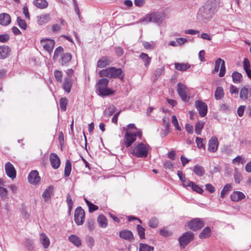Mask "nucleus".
<instances>
[{
	"mask_svg": "<svg viewBox=\"0 0 251 251\" xmlns=\"http://www.w3.org/2000/svg\"><path fill=\"white\" fill-rule=\"evenodd\" d=\"M173 163L169 160L166 161L164 163V167L166 169H172L173 168Z\"/></svg>",
	"mask_w": 251,
	"mask_h": 251,
	"instance_id": "774afa93",
	"label": "nucleus"
},
{
	"mask_svg": "<svg viewBox=\"0 0 251 251\" xmlns=\"http://www.w3.org/2000/svg\"><path fill=\"white\" fill-rule=\"evenodd\" d=\"M73 85L72 79L69 77H65L63 82V88L64 91L69 93Z\"/></svg>",
	"mask_w": 251,
	"mask_h": 251,
	"instance_id": "4be33fe9",
	"label": "nucleus"
},
{
	"mask_svg": "<svg viewBox=\"0 0 251 251\" xmlns=\"http://www.w3.org/2000/svg\"><path fill=\"white\" fill-rule=\"evenodd\" d=\"M98 223L101 228H106L108 225V221L106 218L102 214L99 216L97 219Z\"/></svg>",
	"mask_w": 251,
	"mask_h": 251,
	"instance_id": "bb28decb",
	"label": "nucleus"
},
{
	"mask_svg": "<svg viewBox=\"0 0 251 251\" xmlns=\"http://www.w3.org/2000/svg\"><path fill=\"white\" fill-rule=\"evenodd\" d=\"M11 22V17L7 13H1L0 14V25L6 26Z\"/></svg>",
	"mask_w": 251,
	"mask_h": 251,
	"instance_id": "5701e85b",
	"label": "nucleus"
},
{
	"mask_svg": "<svg viewBox=\"0 0 251 251\" xmlns=\"http://www.w3.org/2000/svg\"><path fill=\"white\" fill-rule=\"evenodd\" d=\"M189 90L186 86L181 83H178L177 86V92L181 98V100L184 101H188L189 97L187 96Z\"/></svg>",
	"mask_w": 251,
	"mask_h": 251,
	"instance_id": "0eeeda50",
	"label": "nucleus"
},
{
	"mask_svg": "<svg viewBox=\"0 0 251 251\" xmlns=\"http://www.w3.org/2000/svg\"><path fill=\"white\" fill-rule=\"evenodd\" d=\"M155 45V43L153 41L151 42L144 41L143 42V46L146 49L152 50L154 49Z\"/></svg>",
	"mask_w": 251,
	"mask_h": 251,
	"instance_id": "3c124183",
	"label": "nucleus"
},
{
	"mask_svg": "<svg viewBox=\"0 0 251 251\" xmlns=\"http://www.w3.org/2000/svg\"><path fill=\"white\" fill-rule=\"evenodd\" d=\"M153 247L146 244L140 243L139 244V251H153Z\"/></svg>",
	"mask_w": 251,
	"mask_h": 251,
	"instance_id": "37998d69",
	"label": "nucleus"
},
{
	"mask_svg": "<svg viewBox=\"0 0 251 251\" xmlns=\"http://www.w3.org/2000/svg\"><path fill=\"white\" fill-rule=\"evenodd\" d=\"M39 241L44 249H47L50 245V239L44 233L40 234Z\"/></svg>",
	"mask_w": 251,
	"mask_h": 251,
	"instance_id": "412c9836",
	"label": "nucleus"
},
{
	"mask_svg": "<svg viewBox=\"0 0 251 251\" xmlns=\"http://www.w3.org/2000/svg\"><path fill=\"white\" fill-rule=\"evenodd\" d=\"M75 221L77 225H81L85 219V212L80 206L76 208L75 212Z\"/></svg>",
	"mask_w": 251,
	"mask_h": 251,
	"instance_id": "1a4fd4ad",
	"label": "nucleus"
},
{
	"mask_svg": "<svg viewBox=\"0 0 251 251\" xmlns=\"http://www.w3.org/2000/svg\"><path fill=\"white\" fill-rule=\"evenodd\" d=\"M172 123L176 130H177L178 131L181 130V128L178 125V123L177 119L176 116H175V115L172 116Z\"/></svg>",
	"mask_w": 251,
	"mask_h": 251,
	"instance_id": "de8ad7c7",
	"label": "nucleus"
},
{
	"mask_svg": "<svg viewBox=\"0 0 251 251\" xmlns=\"http://www.w3.org/2000/svg\"><path fill=\"white\" fill-rule=\"evenodd\" d=\"M234 178L236 183H240L243 178L241 173L238 171V169L236 168L234 169Z\"/></svg>",
	"mask_w": 251,
	"mask_h": 251,
	"instance_id": "c9c22d12",
	"label": "nucleus"
},
{
	"mask_svg": "<svg viewBox=\"0 0 251 251\" xmlns=\"http://www.w3.org/2000/svg\"><path fill=\"white\" fill-rule=\"evenodd\" d=\"M109 80L105 78L100 79L97 84V89L101 96H108L113 93V92L107 87Z\"/></svg>",
	"mask_w": 251,
	"mask_h": 251,
	"instance_id": "39448f33",
	"label": "nucleus"
},
{
	"mask_svg": "<svg viewBox=\"0 0 251 251\" xmlns=\"http://www.w3.org/2000/svg\"><path fill=\"white\" fill-rule=\"evenodd\" d=\"M40 43L44 49L50 53L54 48L55 41L51 39H42Z\"/></svg>",
	"mask_w": 251,
	"mask_h": 251,
	"instance_id": "9d476101",
	"label": "nucleus"
},
{
	"mask_svg": "<svg viewBox=\"0 0 251 251\" xmlns=\"http://www.w3.org/2000/svg\"><path fill=\"white\" fill-rule=\"evenodd\" d=\"M53 192V187L50 186L44 191L42 197L45 202H47L50 198Z\"/></svg>",
	"mask_w": 251,
	"mask_h": 251,
	"instance_id": "393cba45",
	"label": "nucleus"
},
{
	"mask_svg": "<svg viewBox=\"0 0 251 251\" xmlns=\"http://www.w3.org/2000/svg\"><path fill=\"white\" fill-rule=\"evenodd\" d=\"M164 20V13L163 12H154L146 15L143 18L141 19L139 22H150L161 25Z\"/></svg>",
	"mask_w": 251,
	"mask_h": 251,
	"instance_id": "7ed1b4c3",
	"label": "nucleus"
},
{
	"mask_svg": "<svg viewBox=\"0 0 251 251\" xmlns=\"http://www.w3.org/2000/svg\"><path fill=\"white\" fill-rule=\"evenodd\" d=\"M220 3V0H208L200 8L197 15L199 21L207 23L217 11Z\"/></svg>",
	"mask_w": 251,
	"mask_h": 251,
	"instance_id": "f257e3e1",
	"label": "nucleus"
},
{
	"mask_svg": "<svg viewBox=\"0 0 251 251\" xmlns=\"http://www.w3.org/2000/svg\"><path fill=\"white\" fill-rule=\"evenodd\" d=\"M231 186L230 184H226L221 192V197L222 198H224L225 196L227 194L228 192L231 189Z\"/></svg>",
	"mask_w": 251,
	"mask_h": 251,
	"instance_id": "49530a36",
	"label": "nucleus"
},
{
	"mask_svg": "<svg viewBox=\"0 0 251 251\" xmlns=\"http://www.w3.org/2000/svg\"><path fill=\"white\" fill-rule=\"evenodd\" d=\"M202 139L198 137L196 138V143H197V147L199 148L205 149V146L202 143Z\"/></svg>",
	"mask_w": 251,
	"mask_h": 251,
	"instance_id": "052dcab7",
	"label": "nucleus"
},
{
	"mask_svg": "<svg viewBox=\"0 0 251 251\" xmlns=\"http://www.w3.org/2000/svg\"><path fill=\"white\" fill-rule=\"evenodd\" d=\"M18 25L22 29L25 30L27 27V25L25 21L21 17H18L17 19Z\"/></svg>",
	"mask_w": 251,
	"mask_h": 251,
	"instance_id": "a18cd8bd",
	"label": "nucleus"
},
{
	"mask_svg": "<svg viewBox=\"0 0 251 251\" xmlns=\"http://www.w3.org/2000/svg\"><path fill=\"white\" fill-rule=\"evenodd\" d=\"M251 98V89L244 86L240 90V98L244 101L250 100Z\"/></svg>",
	"mask_w": 251,
	"mask_h": 251,
	"instance_id": "ddd939ff",
	"label": "nucleus"
},
{
	"mask_svg": "<svg viewBox=\"0 0 251 251\" xmlns=\"http://www.w3.org/2000/svg\"><path fill=\"white\" fill-rule=\"evenodd\" d=\"M158 221L156 218H152L149 222V226L152 228L156 227L158 226Z\"/></svg>",
	"mask_w": 251,
	"mask_h": 251,
	"instance_id": "5fc2aeb1",
	"label": "nucleus"
},
{
	"mask_svg": "<svg viewBox=\"0 0 251 251\" xmlns=\"http://www.w3.org/2000/svg\"><path fill=\"white\" fill-rule=\"evenodd\" d=\"M139 57L144 62L145 67H147L150 64L151 58L147 54L145 53H142L140 55Z\"/></svg>",
	"mask_w": 251,
	"mask_h": 251,
	"instance_id": "e433bc0d",
	"label": "nucleus"
},
{
	"mask_svg": "<svg viewBox=\"0 0 251 251\" xmlns=\"http://www.w3.org/2000/svg\"><path fill=\"white\" fill-rule=\"evenodd\" d=\"M50 20V14H44L37 17V21L39 25H42L48 23Z\"/></svg>",
	"mask_w": 251,
	"mask_h": 251,
	"instance_id": "aec40b11",
	"label": "nucleus"
},
{
	"mask_svg": "<svg viewBox=\"0 0 251 251\" xmlns=\"http://www.w3.org/2000/svg\"><path fill=\"white\" fill-rule=\"evenodd\" d=\"M215 98L217 100H221L224 96L223 88L222 87H218L215 92Z\"/></svg>",
	"mask_w": 251,
	"mask_h": 251,
	"instance_id": "473e14b6",
	"label": "nucleus"
},
{
	"mask_svg": "<svg viewBox=\"0 0 251 251\" xmlns=\"http://www.w3.org/2000/svg\"><path fill=\"white\" fill-rule=\"evenodd\" d=\"M195 107L198 110L200 115L201 117H203L206 115L207 113V104L199 100H197L195 102Z\"/></svg>",
	"mask_w": 251,
	"mask_h": 251,
	"instance_id": "9b49d317",
	"label": "nucleus"
},
{
	"mask_svg": "<svg viewBox=\"0 0 251 251\" xmlns=\"http://www.w3.org/2000/svg\"><path fill=\"white\" fill-rule=\"evenodd\" d=\"M136 139V134L135 132H133L131 130H127L125 135L123 139V144L126 147H129L135 141Z\"/></svg>",
	"mask_w": 251,
	"mask_h": 251,
	"instance_id": "423d86ee",
	"label": "nucleus"
},
{
	"mask_svg": "<svg viewBox=\"0 0 251 251\" xmlns=\"http://www.w3.org/2000/svg\"><path fill=\"white\" fill-rule=\"evenodd\" d=\"M175 68L180 71H185L190 67L188 63H175Z\"/></svg>",
	"mask_w": 251,
	"mask_h": 251,
	"instance_id": "2f4dec72",
	"label": "nucleus"
},
{
	"mask_svg": "<svg viewBox=\"0 0 251 251\" xmlns=\"http://www.w3.org/2000/svg\"><path fill=\"white\" fill-rule=\"evenodd\" d=\"M54 75L57 81L61 82L62 81L63 74L61 71L55 70Z\"/></svg>",
	"mask_w": 251,
	"mask_h": 251,
	"instance_id": "8fccbe9b",
	"label": "nucleus"
},
{
	"mask_svg": "<svg viewBox=\"0 0 251 251\" xmlns=\"http://www.w3.org/2000/svg\"><path fill=\"white\" fill-rule=\"evenodd\" d=\"M113 60L111 57L107 56L102 57L97 62V67L100 68H104L109 65Z\"/></svg>",
	"mask_w": 251,
	"mask_h": 251,
	"instance_id": "a211bd4d",
	"label": "nucleus"
},
{
	"mask_svg": "<svg viewBox=\"0 0 251 251\" xmlns=\"http://www.w3.org/2000/svg\"><path fill=\"white\" fill-rule=\"evenodd\" d=\"M67 104V100L66 98H62L60 99V101H59V104H60V107L62 110L65 111L66 110Z\"/></svg>",
	"mask_w": 251,
	"mask_h": 251,
	"instance_id": "603ef678",
	"label": "nucleus"
},
{
	"mask_svg": "<svg viewBox=\"0 0 251 251\" xmlns=\"http://www.w3.org/2000/svg\"><path fill=\"white\" fill-rule=\"evenodd\" d=\"M150 146L147 144L138 143L134 144L130 149V153L138 158H146L150 150Z\"/></svg>",
	"mask_w": 251,
	"mask_h": 251,
	"instance_id": "f03ea898",
	"label": "nucleus"
},
{
	"mask_svg": "<svg viewBox=\"0 0 251 251\" xmlns=\"http://www.w3.org/2000/svg\"><path fill=\"white\" fill-rule=\"evenodd\" d=\"M119 236L125 240L131 241L133 240L134 236L132 232L129 230H123L119 232Z\"/></svg>",
	"mask_w": 251,
	"mask_h": 251,
	"instance_id": "6ab92c4d",
	"label": "nucleus"
},
{
	"mask_svg": "<svg viewBox=\"0 0 251 251\" xmlns=\"http://www.w3.org/2000/svg\"><path fill=\"white\" fill-rule=\"evenodd\" d=\"M246 161V159L242 156H237L232 160V163L238 165L239 164H244Z\"/></svg>",
	"mask_w": 251,
	"mask_h": 251,
	"instance_id": "58836bf2",
	"label": "nucleus"
},
{
	"mask_svg": "<svg viewBox=\"0 0 251 251\" xmlns=\"http://www.w3.org/2000/svg\"><path fill=\"white\" fill-rule=\"evenodd\" d=\"M218 146L219 142L217 138L213 136L209 140L208 151L211 152H215L217 151Z\"/></svg>",
	"mask_w": 251,
	"mask_h": 251,
	"instance_id": "4468645a",
	"label": "nucleus"
},
{
	"mask_svg": "<svg viewBox=\"0 0 251 251\" xmlns=\"http://www.w3.org/2000/svg\"><path fill=\"white\" fill-rule=\"evenodd\" d=\"M71 58L72 55L71 53L68 52L63 53L62 55H61L60 63L63 65L68 63L71 60Z\"/></svg>",
	"mask_w": 251,
	"mask_h": 251,
	"instance_id": "7c9ffc66",
	"label": "nucleus"
},
{
	"mask_svg": "<svg viewBox=\"0 0 251 251\" xmlns=\"http://www.w3.org/2000/svg\"><path fill=\"white\" fill-rule=\"evenodd\" d=\"M116 109V107L112 105L110 106L106 111H105V114H107L108 116H110L113 115V114L115 112Z\"/></svg>",
	"mask_w": 251,
	"mask_h": 251,
	"instance_id": "e2e57ef3",
	"label": "nucleus"
},
{
	"mask_svg": "<svg viewBox=\"0 0 251 251\" xmlns=\"http://www.w3.org/2000/svg\"><path fill=\"white\" fill-rule=\"evenodd\" d=\"M211 229L209 227H206L200 233L199 237L201 239L208 238L211 235Z\"/></svg>",
	"mask_w": 251,
	"mask_h": 251,
	"instance_id": "72a5a7b5",
	"label": "nucleus"
},
{
	"mask_svg": "<svg viewBox=\"0 0 251 251\" xmlns=\"http://www.w3.org/2000/svg\"><path fill=\"white\" fill-rule=\"evenodd\" d=\"M63 49L62 48V47H58V48H57L55 51H54V55H53V59L56 60H57V58L61 55H62V54L63 53Z\"/></svg>",
	"mask_w": 251,
	"mask_h": 251,
	"instance_id": "c03bdc74",
	"label": "nucleus"
},
{
	"mask_svg": "<svg viewBox=\"0 0 251 251\" xmlns=\"http://www.w3.org/2000/svg\"><path fill=\"white\" fill-rule=\"evenodd\" d=\"M69 241L76 247L81 245V241L79 238L75 235H71L68 238Z\"/></svg>",
	"mask_w": 251,
	"mask_h": 251,
	"instance_id": "c85d7f7f",
	"label": "nucleus"
},
{
	"mask_svg": "<svg viewBox=\"0 0 251 251\" xmlns=\"http://www.w3.org/2000/svg\"><path fill=\"white\" fill-rule=\"evenodd\" d=\"M72 170V164L70 160H67L66 162L64 169V175L65 176H69Z\"/></svg>",
	"mask_w": 251,
	"mask_h": 251,
	"instance_id": "ea45409f",
	"label": "nucleus"
},
{
	"mask_svg": "<svg viewBox=\"0 0 251 251\" xmlns=\"http://www.w3.org/2000/svg\"><path fill=\"white\" fill-rule=\"evenodd\" d=\"M40 179L39 173L36 170L31 171L28 176V181L31 184H36L39 182Z\"/></svg>",
	"mask_w": 251,
	"mask_h": 251,
	"instance_id": "dca6fc26",
	"label": "nucleus"
},
{
	"mask_svg": "<svg viewBox=\"0 0 251 251\" xmlns=\"http://www.w3.org/2000/svg\"><path fill=\"white\" fill-rule=\"evenodd\" d=\"M189 186L190 187L193 191L197 192L199 194H202L203 192L202 188L197 185L192 181L189 182Z\"/></svg>",
	"mask_w": 251,
	"mask_h": 251,
	"instance_id": "4c0bfd02",
	"label": "nucleus"
},
{
	"mask_svg": "<svg viewBox=\"0 0 251 251\" xmlns=\"http://www.w3.org/2000/svg\"><path fill=\"white\" fill-rule=\"evenodd\" d=\"M50 160L52 167L54 169H58L60 165V160L58 156L54 153H51L50 156Z\"/></svg>",
	"mask_w": 251,
	"mask_h": 251,
	"instance_id": "f3484780",
	"label": "nucleus"
},
{
	"mask_svg": "<svg viewBox=\"0 0 251 251\" xmlns=\"http://www.w3.org/2000/svg\"><path fill=\"white\" fill-rule=\"evenodd\" d=\"M243 68L244 70L250 69L251 64L250 61L246 58H245L243 62Z\"/></svg>",
	"mask_w": 251,
	"mask_h": 251,
	"instance_id": "0e129e2a",
	"label": "nucleus"
},
{
	"mask_svg": "<svg viewBox=\"0 0 251 251\" xmlns=\"http://www.w3.org/2000/svg\"><path fill=\"white\" fill-rule=\"evenodd\" d=\"M204 125V122L201 121H198L195 125V131L197 135H200Z\"/></svg>",
	"mask_w": 251,
	"mask_h": 251,
	"instance_id": "f704fd0d",
	"label": "nucleus"
},
{
	"mask_svg": "<svg viewBox=\"0 0 251 251\" xmlns=\"http://www.w3.org/2000/svg\"><path fill=\"white\" fill-rule=\"evenodd\" d=\"M137 229L138 233L140 236V238L141 239L145 238V229L144 227H143L141 226L138 225L137 226Z\"/></svg>",
	"mask_w": 251,
	"mask_h": 251,
	"instance_id": "09e8293b",
	"label": "nucleus"
},
{
	"mask_svg": "<svg viewBox=\"0 0 251 251\" xmlns=\"http://www.w3.org/2000/svg\"><path fill=\"white\" fill-rule=\"evenodd\" d=\"M193 233L191 232L184 233L179 238V242L180 246L182 248H184L193 239Z\"/></svg>",
	"mask_w": 251,
	"mask_h": 251,
	"instance_id": "6e6552de",
	"label": "nucleus"
},
{
	"mask_svg": "<svg viewBox=\"0 0 251 251\" xmlns=\"http://www.w3.org/2000/svg\"><path fill=\"white\" fill-rule=\"evenodd\" d=\"M87 225L89 229H90V230H93L94 229L95 226L94 220L90 219L88 220V221L87 222Z\"/></svg>",
	"mask_w": 251,
	"mask_h": 251,
	"instance_id": "69168bd1",
	"label": "nucleus"
},
{
	"mask_svg": "<svg viewBox=\"0 0 251 251\" xmlns=\"http://www.w3.org/2000/svg\"><path fill=\"white\" fill-rule=\"evenodd\" d=\"M231 201H238L245 198L244 193L240 191H234L230 196Z\"/></svg>",
	"mask_w": 251,
	"mask_h": 251,
	"instance_id": "b1692460",
	"label": "nucleus"
},
{
	"mask_svg": "<svg viewBox=\"0 0 251 251\" xmlns=\"http://www.w3.org/2000/svg\"><path fill=\"white\" fill-rule=\"evenodd\" d=\"M193 171L197 176H202L205 173V170L203 167L199 165H195Z\"/></svg>",
	"mask_w": 251,
	"mask_h": 251,
	"instance_id": "c756f323",
	"label": "nucleus"
},
{
	"mask_svg": "<svg viewBox=\"0 0 251 251\" xmlns=\"http://www.w3.org/2000/svg\"><path fill=\"white\" fill-rule=\"evenodd\" d=\"M33 4L40 9H44L48 7V3L46 0H34Z\"/></svg>",
	"mask_w": 251,
	"mask_h": 251,
	"instance_id": "cd10ccee",
	"label": "nucleus"
},
{
	"mask_svg": "<svg viewBox=\"0 0 251 251\" xmlns=\"http://www.w3.org/2000/svg\"><path fill=\"white\" fill-rule=\"evenodd\" d=\"M123 74V71L120 68L109 67L99 72V75L101 77H107L110 78L120 77Z\"/></svg>",
	"mask_w": 251,
	"mask_h": 251,
	"instance_id": "20e7f679",
	"label": "nucleus"
},
{
	"mask_svg": "<svg viewBox=\"0 0 251 251\" xmlns=\"http://www.w3.org/2000/svg\"><path fill=\"white\" fill-rule=\"evenodd\" d=\"M5 170L6 175L12 179L15 178L16 176V171L13 165L10 162H7L5 165Z\"/></svg>",
	"mask_w": 251,
	"mask_h": 251,
	"instance_id": "2eb2a0df",
	"label": "nucleus"
},
{
	"mask_svg": "<svg viewBox=\"0 0 251 251\" xmlns=\"http://www.w3.org/2000/svg\"><path fill=\"white\" fill-rule=\"evenodd\" d=\"M226 73V66H225V62L224 60H222V62H221L220 65V70L219 73V76L223 77L225 75Z\"/></svg>",
	"mask_w": 251,
	"mask_h": 251,
	"instance_id": "864d4df0",
	"label": "nucleus"
},
{
	"mask_svg": "<svg viewBox=\"0 0 251 251\" xmlns=\"http://www.w3.org/2000/svg\"><path fill=\"white\" fill-rule=\"evenodd\" d=\"M233 81L235 83H239L242 81V75L237 72H234L232 74Z\"/></svg>",
	"mask_w": 251,
	"mask_h": 251,
	"instance_id": "a19ab883",
	"label": "nucleus"
},
{
	"mask_svg": "<svg viewBox=\"0 0 251 251\" xmlns=\"http://www.w3.org/2000/svg\"><path fill=\"white\" fill-rule=\"evenodd\" d=\"M10 52V49L9 47L5 46L0 47V58L4 59L6 58Z\"/></svg>",
	"mask_w": 251,
	"mask_h": 251,
	"instance_id": "a878e982",
	"label": "nucleus"
},
{
	"mask_svg": "<svg viewBox=\"0 0 251 251\" xmlns=\"http://www.w3.org/2000/svg\"><path fill=\"white\" fill-rule=\"evenodd\" d=\"M7 193L8 191L6 188L0 186V196L2 200L7 198Z\"/></svg>",
	"mask_w": 251,
	"mask_h": 251,
	"instance_id": "4d7b16f0",
	"label": "nucleus"
},
{
	"mask_svg": "<svg viewBox=\"0 0 251 251\" xmlns=\"http://www.w3.org/2000/svg\"><path fill=\"white\" fill-rule=\"evenodd\" d=\"M33 242L32 240L27 239L25 242V246L29 251H32L33 249Z\"/></svg>",
	"mask_w": 251,
	"mask_h": 251,
	"instance_id": "bf43d9fd",
	"label": "nucleus"
},
{
	"mask_svg": "<svg viewBox=\"0 0 251 251\" xmlns=\"http://www.w3.org/2000/svg\"><path fill=\"white\" fill-rule=\"evenodd\" d=\"M84 200L87 206H88L89 212H93L94 211L97 210L99 209V207L97 205L94 204L93 203L90 202L86 199H84Z\"/></svg>",
	"mask_w": 251,
	"mask_h": 251,
	"instance_id": "79ce46f5",
	"label": "nucleus"
},
{
	"mask_svg": "<svg viewBox=\"0 0 251 251\" xmlns=\"http://www.w3.org/2000/svg\"><path fill=\"white\" fill-rule=\"evenodd\" d=\"M246 106L245 105L240 106L237 109V114L239 117L243 116Z\"/></svg>",
	"mask_w": 251,
	"mask_h": 251,
	"instance_id": "338daca9",
	"label": "nucleus"
},
{
	"mask_svg": "<svg viewBox=\"0 0 251 251\" xmlns=\"http://www.w3.org/2000/svg\"><path fill=\"white\" fill-rule=\"evenodd\" d=\"M66 201H67V204L68 205L69 211H71L73 208V205L74 202L72 201L71 196L70 194H67V195Z\"/></svg>",
	"mask_w": 251,
	"mask_h": 251,
	"instance_id": "6e6d98bb",
	"label": "nucleus"
},
{
	"mask_svg": "<svg viewBox=\"0 0 251 251\" xmlns=\"http://www.w3.org/2000/svg\"><path fill=\"white\" fill-rule=\"evenodd\" d=\"M160 234L164 237H168L171 235V232L165 228H162L160 230Z\"/></svg>",
	"mask_w": 251,
	"mask_h": 251,
	"instance_id": "680f3d73",
	"label": "nucleus"
},
{
	"mask_svg": "<svg viewBox=\"0 0 251 251\" xmlns=\"http://www.w3.org/2000/svg\"><path fill=\"white\" fill-rule=\"evenodd\" d=\"M204 226L203 222L198 218L191 220L188 224L189 227L194 231L197 230Z\"/></svg>",
	"mask_w": 251,
	"mask_h": 251,
	"instance_id": "f8f14e48",
	"label": "nucleus"
},
{
	"mask_svg": "<svg viewBox=\"0 0 251 251\" xmlns=\"http://www.w3.org/2000/svg\"><path fill=\"white\" fill-rule=\"evenodd\" d=\"M222 62V59L220 58H218L216 60L215 68H214V70L212 72L213 73L215 74V73L218 72Z\"/></svg>",
	"mask_w": 251,
	"mask_h": 251,
	"instance_id": "13d9d810",
	"label": "nucleus"
}]
</instances>
